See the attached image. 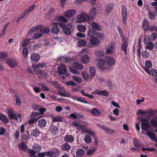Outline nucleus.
Wrapping results in <instances>:
<instances>
[{"instance_id": "nucleus-1", "label": "nucleus", "mask_w": 157, "mask_h": 157, "mask_svg": "<svg viewBox=\"0 0 157 157\" xmlns=\"http://www.w3.org/2000/svg\"><path fill=\"white\" fill-rule=\"evenodd\" d=\"M144 113L147 114L148 115L146 117H141L138 118V119L141 122H147L150 119V117L153 116L157 113V110L156 109H147V111H145Z\"/></svg>"}, {"instance_id": "nucleus-2", "label": "nucleus", "mask_w": 157, "mask_h": 157, "mask_svg": "<svg viewBox=\"0 0 157 157\" xmlns=\"http://www.w3.org/2000/svg\"><path fill=\"white\" fill-rule=\"evenodd\" d=\"M90 17L86 13H82L80 15L77 16L75 21L76 23H80L90 20Z\"/></svg>"}, {"instance_id": "nucleus-3", "label": "nucleus", "mask_w": 157, "mask_h": 157, "mask_svg": "<svg viewBox=\"0 0 157 157\" xmlns=\"http://www.w3.org/2000/svg\"><path fill=\"white\" fill-rule=\"evenodd\" d=\"M38 66H37L32 67L33 71L35 72V74L37 75L40 78H42L46 77L47 75V73L44 71L38 70Z\"/></svg>"}, {"instance_id": "nucleus-4", "label": "nucleus", "mask_w": 157, "mask_h": 157, "mask_svg": "<svg viewBox=\"0 0 157 157\" xmlns=\"http://www.w3.org/2000/svg\"><path fill=\"white\" fill-rule=\"evenodd\" d=\"M87 35L89 36H95L101 39H104V35L101 33L97 32L93 29H90L87 33Z\"/></svg>"}, {"instance_id": "nucleus-5", "label": "nucleus", "mask_w": 157, "mask_h": 157, "mask_svg": "<svg viewBox=\"0 0 157 157\" xmlns=\"http://www.w3.org/2000/svg\"><path fill=\"white\" fill-rule=\"evenodd\" d=\"M105 64L109 67H111L115 64V60L112 57L107 56L105 57Z\"/></svg>"}, {"instance_id": "nucleus-6", "label": "nucleus", "mask_w": 157, "mask_h": 157, "mask_svg": "<svg viewBox=\"0 0 157 157\" xmlns=\"http://www.w3.org/2000/svg\"><path fill=\"white\" fill-rule=\"evenodd\" d=\"M121 15L123 19L122 22L125 25L126 22L127 13V9L124 6H123L122 7Z\"/></svg>"}, {"instance_id": "nucleus-7", "label": "nucleus", "mask_w": 157, "mask_h": 157, "mask_svg": "<svg viewBox=\"0 0 157 157\" xmlns=\"http://www.w3.org/2000/svg\"><path fill=\"white\" fill-rule=\"evenodd\" d=\"M7 111L8 115L10 119L12 120L15 119L17 121L18 120L17 116L14 113V111L12 109H8Z\"/></svg>"}, {"instance_id": "nucleus-8", "label": "nucleus", "mask_w": 157, "mask_h": 157, "mask_svg": "<svg viewBox=\"0 0 157 157\" xmlns=\"http://www.w3.org/2000/svg\"><path fill=\"white\" fill-rule=\"evenodd\" d=\"M123 43L121 44V49L124 52L125 55L127 54V48L128 45L127 39L125 38H123L122 39Z\"/></svg>"}, {"instance_id": "nucleus-9", "label": "nucleus", "mask_w": 157, "mask_h": 157, "mask_svg": "<svg viewBox=\"0 0 157 157\" xmlns=\"http://www.w3.org/2000/svg\"><path fill=\"white\" fill-rule=\"evenodd\" d=\"M90 42L94 46H98L100 44V41L95 36H90Z\"/></svg>"}, {"instance_id": "nucleus-10", "label": "nucleus", "mask_w": 157, "mask_h": 157, "mask_svg": "<svg viewBox=\"0 0 157 157\" xmlns=\"http://www.w3.org/2000/svg\"><path fill=\"white\" fill-rule=\"evenodd\" d=\"M57 71L60 74L65 75L67 72L66 65L63 64H60L58 68Z\"/></svg>"}, {"instance_id": "nucleus-11", "label": "nucleus", "mask_w": 157, "mask_h": 157, "mask_svg": "<svg viewBox=\"0 0 157 157\" xmlns=\"http://www.w3.org/2000/svg\"><path fill=\"white\" fill-rule=\"evenodd\" d=\"M6 62L11 67H14L17 66V63L15 59L10 58L7 60Z\"/></svg>"}, {"instance_id": "nucleus-12", "label": "nucleus", "mask_w": 157, "mask_h": 157, "mask_svg": "<svg viewBox=\"0 0 157 157\" xmlns=\"http://www.w3.org/2000/svg\"><path fill=\"white\" fill-rule=\"evenodd\" d=\"M97 12V10L95 7H93L89 11V14L90 17V20H92L94 19L96 16Z\"/></svg>"}, {"instance_id": "nucleus-13", "label": "nucleus", "mask_w": 157, "mask_h": 157, "mask_svg": "<svg viewBox=\"0 0 157 157\" xmlns=\"http://www.w3.org/2000/svg\"><path fill=\"white\" fill-rule=\"evenodd\" d=\"M30 59L32 61L36 62L39 60L40 57L39 54L36 53H33L31 55Z\"/></svg>"}, {"instance_id": "nucleus-14", "label": "nucleus", "mask_w": 157, "mask_h": 157, "mask_svg": "<svg viewBox=\"0 0 157 157\" xmlns=\"http://www.w3.org/2000/svg\"><path fill=\"white\" fill-rule=\"evenodd\" d=\"M100 128L104 130L107 134H112L115 132L113 130L109 129L105 125L100 127Z\"/></svg>"}, {"instance_id": "nucleus-15", "label": "nucleus", "mask_w": 157, "mask_h": 157, "mask_svg": "<svg viewBox=\"0 0 157 157\" xmlns=\"http://www.w3.org/2000/svg\"><path fill=\"white\" fill-rule=\"evenodd\" d=\"M150 122L153 127H157V115L154 116L151 119Z\"/></svg>"}, {"instance_id": "nucleus-16", "label": "nucleus", "mask_w": 157, "mask_h": 157, "mask_svg": "<svg viewBox=\"0 0 157 157\" xmlns=\"http://www.w3.org/2000/svg\"><path fill=\"white\" fill-rule=\"evenodd\" d=\"M142 28L144 31H146L148 30L149 28V25L147 20L144 19L142 21Z\"/></svg>"}, {"instance_id": "nucleus-17", "label": "nucleus", "mask_w": 157, "mask_h": 157, "mask_svg": "<svg viewBox=\"0 0 157 157\" xmlns=\"http://www.w3.org/2000/svg\"><path fill=\"white\" fill-rule=\"evenodd\" d=\"M150 125L148 122H142L141 124V128L144 131H148L149 130Z\"/></svg>"}, {"instance_id": "nucleus-18", "label": "nucleus", "mask_w": 157, "mask_h": 157, "mask_svg": "<svg viewBox=\"0 0 157 157\" xmlns=\"http://www.w3.org/2000/svg\"><path fill=\"white\" fill-rule=\"evenodd\" d=\"M76 13L74 10H69L67 11L65 14V16L71 18Z\"/></svg>"}, {"instance_id": "nucleus-19", "label": "nucleus", "mask_w": 157, "mask_h": 157, "mask_svg": "<svg viewBox=\"0 0 157 157\" xmlns=\"http://www.w3.org/2000/svg\"><path fill=\"white\" fill-rule=\"evenodd\" d=\"M64 139L67 143H71L74 140V138L72 135H67L65 136Z\"/></svg>"}, {"instance_id": "nucleus-20", "label": "nucleus", "mask_w": 157, "mask_h": 157, "mask_svg": "<svg viewBox=\"0 0 157 157\" xmlns=\"http://www.w3.org/2000/svg\"><path fill=\"white\" fill-rule=\"evenodd\" d=\"M81 61L84 63H87L90 61L89 57L86 55H85L81 57Z\"/></svg>"}, {"instance_id": "nucleus-21", "label": "nucleus", "mask_w": 157, "mask_h": 157, "mask_svg": "<svg viewBox=\"0 0 157 157\" xmlns=\"http://www.w3.org/2000/svg\"><path fill=\"white\" fill-rule=\"evenodd\" d=\"M55 12V9L54 7L51 8L48 13L46 14V18L48 19H49L50 18V17L52 15L54 14Z\"/></svg>"}, {"instance_id": "nucleus-22", "label": "nucleus", "mask_w": 157, "mask_h": 157, "mask_svg": "<svg viewBox=\"0 0 157 157\" xmlns=\"http://www.w3.org/2000/svg\"><path fill=\"white\" fill-rule=\"evenodd\" d=\"M64 33L67 35H70L71 33V30L70 28L66 26L65 24L64 26H62V28Z\"/></svg>"}, {"instance_id": "nucleus-23", "label": "nucleus", "mask_w": 157, "mask_h": 157, "mask_svg": "<svg viewBox=\"0 0 157 157\" xmlns=\"http://www.w3.org/2000/svg\"><path fill=\"white\" fill-rule=\"evenodd\" d=\"M90 112L94 115L98 116L100 114V111L97 108H93L90 110Z\"/></svg>"}, {"instance_id": "nucleus-24", "label": "nucleus", "mask_w": 157, "mask_h": 157, "mask_svg": "<svg viewBox=\"0 0 157 157\" xmlns=\"http://www.w3.org/2000/svg\"><path fill=\"white\" fill-rule=\"evenodd\" d=\"M73 66L79 70H81L83 68V66L81 63L76 62L73 63Z\"/></svg>"}, {"instance_id": "nucleus-25", "label": "nucleus", "mask_w": 157, "mask_h": 157, "mask_svg": "<svg viewBox=\"0 0 157 157\" xmlns=\"http://www.w3.org/2000/svg\"><path fill=\"white\" fill-rule=\"evenodd\" d=\"M90 79L91 80L95 75L96 70L94 67L91 66L90 67Z\"/></svg>"}, {"instance_id": "nucleus-26", "label": "nucleus", "mask_w": 157, "mask_h": 157, "mask_svg": "<svg viewBox=\"0 0 157 157\" xmlns=\"http://www.w3.org/2000/svg\"><path fill=\"white\" fill-rule=\"evenodd\" d=\"M7 57V55L5 52H1L0 53V61L3 62L6 59Z\"/></svg>"}, {"instance_id": "nucleus-27", "label": "nucleus", "mask_w": 157, "mask_h": 157, "mask_svg": "<svg viewBox=\"0 0 157 157\" xmlns=\"http://www.w3.org/2000/svg\"><path fill=\"white\" fill-rule=\"evenodd\" d=\"M40 133V131L38 129H33L31 132V135L33 137H36L39 136Z\"/></svg>"}, {"instance_id": "nucleus-28", "label": "nucleus", "mask_w": 157, "mask_h": 157, "mask_svg": "<svg viewBox=\"0 0 157 157\" xmlns=\"http://www.w3.org/2000/svg\"><path fill=\"white\" fill-rule=\"evenodd\" d=\"M18 146L20 149L24 151H25L27 148V146L24 142H21Z\"/></svg>"}, {"instance_id": "nucleus-29", "label": "nucleus", "mask_w": 157, "mask_h": 157, "mask_svg": "<svg viewBox=\"0 0 157 157\" xmlns=\"http://www.w3.org/2000/svg\"><path fill=\"white\" fill-rule=\"evenodd\" d=\"M113 3H109L105 7V11L108 13H110L112 11L113 6Z\"/></svg>"}, {"instance_id": "nucleus-30", "label": "nucleus", "mask_w": 157, "mask_h": 157, "mask_svg": "<svg viewBox=\"0 0 157 157\" xmlns=\"http://www.w3.org/2000/svg\"><path fill=\"white\" fill-rule=\"evenodd\" d=\"M50 31L54 34H58L60 32V29L57 26H54L51 29Z\"/></svg>"}, {"instance_id": "nucleus-31", "label": "nucleus", "mask_w": 157, "mask_h": 157, "mask_svg": "<svg viewBox=\"0 0 157 157\" xmlns=\"http://www.w3.org/2000/svg\"><path fill=\"white\" fill-rule=\"evenodd\" d=\"M71 147V146L68 143H65L62 145V148L63 150L68 151L70 150Z\"/></svg>"}, {"instance_id": "nucleus-32", "label": "nucleus", "mask_w": 157, "mask_h": 157, "mask_svg": "<svg viewBox=\"0 0 157 157\" xmlns=\"http://www.w3.org/2000/svg\"><path fill=\"white\" fill-rule=\"evenodd\" d=\"M46 124V121L45 119H41L39 121L38 125L40 127H44Z\"/></svg>"}, {"instance_id": "nucleus-33", "label": "nucleus", "mask_w": 157, "mask_h": 157, "mask_svg": "<svg viewBox=\"0 0 157 157\" xmlns=\"http://www.w3.org/2000/svg\"><path fill=\"white\" fill-rule=\"evenodd\" d=\"M87 43L86 41L84 39H80L78 41L77 45L78 46H84Z\"/></svg>"}, {"instance_id": "nucleus-34", "label": "nucleus", "mask_w": 157, "mask_h": 157, "mask_svg": "<svg viewBox=\"0 0 157 157\" xmlns=\"http://www.w3.org/2000/svg\"><path fill=\"white\" fill-rule=\"evenodd\" d=\"M95 92L97 94L102 96H108L109 94L107 91L106 90H104L100 91L96 90Z\"/></svg>"}, {"instance_id": "nucleus-35", "label": "nucleus", "mask_w": 157, "mask_h": 157, "mask_svg": "<svg viewBox=\"0 0 157 157\" xmlns=\"http://www.w3.org/2000/svg\"><path fill=\"white\" fill-rule=\"evenodd\" d=\"M73 99L76 100L83 103H87L86 101L82 98L78 96H74L72 97Z\"/></svg>"}, {"instance_id": "nucleus-36", "label": "nucleus", "mask_w": 157, "mask_h": 157, "mask_svg": "<svg viewBox=\"0 0 157 157\" xmlns=\"http://www.w3.org/2000/svg\"><path fill=\"white\" fill-rule=\"evenodd\" d=\"M15 98L16 100V104L18 106L21 104V101L20 98L19 96L16 93L14 94Z\"/></svg>"}, {"instance_id": "nucleus-37", "label": "nucleus", "mask_w": 157, "mask_h": 157, "mask_svg": "<svg viewBox=\"0 0 157 157\" xmlns=\"http://www.w3.org/2000/svg\"><path fill=\"white\" fill-rule=\"evenodd\" d=\"M0 115L1 119H0V120H1L2 121L5 123H8L9 122V121L6 116L5 115L3 114L2 113L0 114Z\"/></svg>"}, {"instance_id": "nucleus-38", "label": "nucleus", "mask_w": 157, "mask_h": 157, "mask_svg": "<svg viewBox=\"0 0 157 157\" xmlns=\"http://www.w3.org/2000/svg\"><path fill=\"white\" fill-rule=\"evenodd\" d=\"M114 49V46L113 45H111L107 49L105 52V53L106 54H112L113 53Z\"/></svg>"}, {"instance_id": "nucleus-39", "label": "nucleus", "mask_w": 157, "mask_h": 157, "mask_svg": "<svg viewBox=\"0 0 157 157\" xmlns=\"http://www.w3.org/2000/svg\"><path fill=\"white\" fill-rule=\"evenodd\" d=\"M97 61L98 62V63L97 64L98 66L100 68L102 69V67L100 65H102L105 63V60H104L100 58L97 60Z\"/></svg>"}, {"instance_id": "nucleus-40", "label": "nucleus", "mask_w": 157, "mask_h": 157, "mask_svg": "<svg viewBox=\"0 0 157 157\" xmlns=\"http://www.w3.org/2000/svg\"><path fill=\"white\" fill-rule=\"evenodd\" d=\"M30 40L28 38L24 39L22 41L21 46L24 47L27 46L29 43Z\"/></svg>"}, {"instance_id": "nucleus-41", "label": "nucleus", "mask_w": 157, "mask_h": 157, "mask_svg": "<svg viewBox=\"0 0 157 157\" xmlns=\"http://www.w3.org/2000/svg\"><path fill=\"white\" fill-rule=\"evenodd\" d=\"M91 26L92 28L95 30H100L101 29V28L95 22L92 23Z\"/></svg>"}, {"instance_id": "nucleus-42", "label": "nucleus", "mask_w": 157, "mask_h": 157, "mask_svg": "<svg viewBox=\"0 0 157 157\" xmlns=\"http://www.w3.org/2000/svg\"><path fill=\"white\" fill-rule=\"evenodd\" d=\"M82 76L84 79L86 80H88L90 79V76L86 71H85L82 72Z\"/></svg>"}, {"instance_id": "nucleus-43", "label": "nucleus", "mask_w": 157, "mask_h": 157, "mask_svg": "<svg viewBox=\"0 0 157 157\" xmlns=\"http://www.w3.org/2000/svg\"><path fill=\"white\" fill-rule=\"evenodd\" d=\"M10 23V22H8L4 25L3 29L1 33L0 37H1L2 36H3L5 34L6 29Z\"/></svg>"}, {"instance_id": "nucleus-44", "label": "nucleus", "mask_w": 157, "mask_h": 157, "mask_svg": "<svg viewBox=\"0 0 157 157\" xmlns=\"http://www.w3.org/2000/svg\"><path fill=\"white\" fill-rule=\"evenodd\" d=\"M49 29L48 27L45 26L44 27L41 29H40V32L43 33H47L49 32Z\"/></svg>"}, {"instance_id": "nucleus-45", "label": "nucleus", "mask_w": 157, "mask_h": 157, "mask_svg": "<svg viewBox=\"0 0 157 157\" xmlns=\"http://www.w3.org/2000/svg\"><path fill=\"white\" fill-rule=\"evenodd\" d=\"M95 54L98 57H102L104 55V52L100 50H98L95 52Z\"/></svg>"}, {"instance_id": "nucleus-46", "label": "nucleus", "mask_w": 157, "mask_h": 157, "mask_svg": "<svg viewBox=\"0 0 157 157\" xmlns=\"http://www.w3.org/2000/svg\"><path fill=\"white\" fill-rule=\"evenodd\" d=\"M84 151L83 149H80L77 150L76 154L78 156H82L84 154Z\"/></svg>"}, {"instance_id": "nucleus-47", "label": "nucleus", "mask_w": 157, "mask_h": 157, "mask_svg": "<svg viewBox=\"0 0 157 157\" xmlns=\"http://www.w3.org/2000/svg\"><path fill=\"white\" fill-rule=\"evenodd\" d=\"M73 80L78 83H81L82 81V79L80 77H78L76 76H72Z\"/></svg>"}, {"instance_id": "nucleus-48", "label": "nucleus", "mask_w": 157, "mask_h": 157, "mask_svg": "<svg viewBox=\"0 0 157 157\" xmlns=\"http://www.w3.org/2000/svg\"><path fill=\"white\" fill-rule=\"evenodd\" d=\"M84 140L86 143L89 144L91 142L92 139L90 136L88 135H85L84 138Z\"/></svg>"}, {"instance_id": "nucleus-49", "label": "nucleus", "mask_w": 157, "mask_h": 157, "mask_svg": "<svg viewBox=\"0 0 157 157\" xmlns=\"http://www.w3.org/2000/svg\"><path fill=\"white\" fill-rule=\"evenodd\" d=\"M56 20L62 21L63 22L66 23L67 20L65 17L63 16H59L56 18Z\"/></svg>"}, {"instance_id": "nucleus-50", "label": "nucleus", "mask_w": 157, "mask_h": 157, "mask_svg": "<svg viewBox=\"0 0 157 157\" xmlns=\"http://www.w3.org/2000/svg\"><path fill=\"white\" fill-rule=\"evenodd\" d=\"M38 86H41L42 88V89L45 91H49V88L44 84L39 83L38 84Z\"/></svg>"}, {"instance_id": "nucleus-51", "label": "nucleus", "mask_w": 157, "mask_h": 157, "mask_svg": "<svg viewBox=\"0 0 157 157\" xmlns=\"http://www.w3.org/2000/svg\"><path fill=\"white\" fill-rule=\"evenodd\" d=\"M148 16L151 20H152L155 18V13L153 12H152L149 10L148 11Z\"/></svg>"}, {"instance_id": "nucleus-52", "label": "nucleus", "mask_w": 157, "mask_h": 157, "mask_svg": "<svg viewBox=\"0 0 157 157\" xmlns=\"http://www.w3.org/2000/svg\"><path fill=\"white\" fill-rule=\"evenodd\" d=\"M95 150L96 149L94 148L89 149L86 152V155H87L91 156L94 154Z\"/></svg>"}, {"instance_id": "nucleus-53", "label": "nucleus", "mask_w": 157, "mask_h": 157, "mask_svg": "<svg viewBox=\"0 0 157 157\" xmlns=\"http://www.w3.org/2000/svg\"><path fill=\"white\" fill-rule=\"evenodd\" d=\"M52 25L54 26H59L60 28H62V26L65 25V24L61 22H53L52 24Z\"/></svg>"}, {"instance_id": "nucleus-54", "label": "nucleus", "mask_w": 157, "mask_h": 157, "mask_svg": "<svg viewBox=\"0 0 157 157\" xmlns=\"http://www.w3.org/2000/svg\"><path fill=\"white\" fill-rule=\"evenodd\" d=\"M78 28L79 31L82 32H85L86 30V27L81 25H78Z\"/></svg>"}, {"instance_id": "nucleus-55", "label": "nucleus", "mask_w": 157, "mask_h": 157, "mask_svg": "<svg viewBox=\"0 0 157 157\" xmlns=\"http://www.w3.org/2000/svg\"><path fill=\"white\" fill-rule=\"evenodd\" d=\"M51 131L53 134H56V132L58 131V128L56 127L51 126L50 127Z\"/></svg>"}, {"instance_id": "nucleus-56", "label": "nucleus", "mask_w": 157, "mask_h": 157, "mask_svg": "<svg viewBox=\"0 0 157 157\" xmlns=\"http://www.w3.org/2000/svg\"><path fill=\"white\" fill-rule=\"evenodd\" d=\"M147 134L151 140H154V139H155V136L153 133L147 132Z\"/></svg>"}, {"instance_id": "nucleus-57", "label": "nucleus", "mask_w": 157, "mask_h": 157, "mask_svg": "<svg viewBox=\"0 0 157 157\" xmlns=\"http://www.w3.org/2000/svg\"><path fill=\"white\" fill-rule=\"evenodd\" d=\"M58 60L63 62H67L69 59L68 57L65 56H62L58 58Z\"/></svg>"}, {"instance_id": "nucleus-58", "label": "nucleus", "mask_w": 157, "mask_h": 157, "mask_svg": "<svg viewBox=\"0 0 157 157\" xmlns=\"http://www.w3.org/2000/svg\"><path fill=\"white\" fill-rule=\"evenodd\" d=\"M35 7V5H33L25 11V13L27 14L30 12H31L34 9Z\"/></svg>"}, {"instance_id": "nucleus-59", "label": "nucleus", "mask_w": 157, "mask_h": 157, "mask_svg": "<svg viewBox=\"0 0 157 157\" xmlns=\"http://www.w3.org/2000/svg\"><path fill=\"white\" fill-rule=\"evenodd\" d=\"M72 125L77 128H84V126L81 125L79 124L78 123L76 122V121H74L72 123Z\"/></svg>"}, {"instance_id": "nucleus-60", "label": "nucleus", "mask_w": 157, "mask_h": 157, "mask_svg": "<svg viewBox=\"0 0 157 157\" xmlns=\"http://www.w3.org/2000/svg\"><path fill=\"white\" fill-rule=\"evenodd\" d=\"M142 54L143 57L145 58H148L149 56V52H147L146 50L142 52Z\"/></svg>"}, {"instance_id": "nucleus-61", "label": "nucleus", "mask_w": 157, "mask_h": 157, "mask_svg": "<svg viewBox=\"0 0 157 157\" xmlns=\"http://www.w3.org/2000/svg\"><path fill=\"white\" fill-rule=\"evenodd\" d=\"M154 47V44L152 42H151L147 44L146 46V48L150 50H151L153 49Z\"/></svg>"}, {"instance_id": "nucleus-62", "label": "nucleus", "mask_w": 157, "mask_h": 157, "mask_svg": "<svg viewBox=\"0 0 157 157\" xmlns=\"http://www.w3.org/2000/svg\"><path fill=\"white\" fill-rule=\"evenodd\" d=\"M66 84L67 86H75L76 83L73 81H69L66 82Z\"/></svg>"}, {"instance_id": "nucleus-63", "label": "nucleus", "mask_w": 157, "mask_h": 157, "mask_svg": "<svg viewBox=\"0 0 157 157\" xmlns=\"http://www.w3.org/2000/svg\"><path fill=\"white\" fill-rule=\"evenodd\" d=\"M22 54L23 56L26 57L28 54V51L27 47H25L22 50Z\"/></svg>"}, {"instance_id": "nucleus-64", "label": "nucleus", "mask_w": 157, "mask_h": 157, "mask_svg": "<svg viewBox=\"0 0 157 157\" xmlns=\"http://www.w3.org/2000/svg\"><path fill=\"white\" fill-rule=\"evenodd\" d=\"M51 151L53 154L54 153L56 155H59V151L56 148H52L51 150Z\"/></svg>"}]
</instances>
